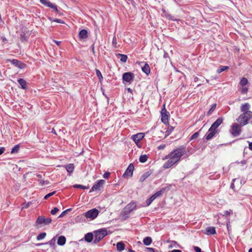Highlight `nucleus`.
<instances>
[{
    "instance_id": "cd10ccee",
    "label": "nucleus",
    "mask_w": 252,
    "mask_h": 252,
    "mask_svg": "<svg viewBox=\"0 0 252 252\" xmlns=\"http://www.w3.org/2000/svg\"><path fill=\"white\" fill-rule=\"evenodd\" d=\"M56 240V237H54L51 240H50L49 242L44 243V244H45V245L49 244L51 247H53L54 249L56 247V245H55Z\"/></svg>"
},
{
    "instance_id": "4c0bfd02",
    "label": "nucleus",
    "mask_w": 252,
    "mask_h": 252,
    "mask_svg": "<svg viewBox=\"0 0 252 252\" xmlns=\"http://www.w3.org/2000/svg\"><path fill=\"white\" fill-rule=\"evenodd\" d=\"M248 79L245 77H243L240 82L242 86H245L248 84Z\"/></svg>"
},
{
    "instance_id": "f704fd0d",
    "label": "nucleus",
    "mask_w": 252,
    "mask_h": 252,
    "mask_svg": "<svg viewBox=\"0 0 252 252\" xmlns=\"http://www.w3.org/2000/svg\"><path fill=\"white\" fill-rule=\"evenodd\" d=\"M48 19L52 22H55L61 23V24H64V22L62 20H61V19H53L51 17H49Z\"/></svg>"
},
{
    "instance_id": "a18cd8bd",
    "label": "nucleus",
    "mask_w": 252,
    "mask_h": 252,
    "mask_svg": "<svg viewBox=\"0 0 252 252\" xmlns=\"http://www.w3.org/2000/svg\"><path fill=\"white\" fill-rule=\"evenodd\" d=\"M56 192V191H54L53 192H50L48 194H47L44 197V199H48L49 197H51V196L54 195Z\"/></svg>"
},
{
    "instance_id": "b1692460",
    "label": "nucleus",
    "mask_w": 252,
    "mask_h": 252,
    "mask_svg": "<svg viewBox=\"0 0 252 252\" xmlns=\"http://www.w3.org/2000/svg\"><path fill=\"white\" fill-rule=\"evenodd\" d=\"M142 71L147 75L150 74L151 70L149 65L147 63H145L144 65L142 67Z\"/></svg>"
},
{
    "instance_id": "473e14b6",
    "label": "nucleus",
    "mask_w": 252,
    "mask_h": 252,
    "mask_svg": "<svg viewBox=\"0 0 252 252\" xmlns=\"http://www.w3.org/2000/svg\"><path fill=\"white\" fill-rule=\"evenodd\" d=\"M73 187L77 189H88L89 186H85L82 185L75 184L73 185Z\"/></svg>"
},
{
    "instance_id": "774afa93",
    "label": "nucleus",
    "mask_w": 252,
    "mask_h": 252,
    "mask_svg": "<svg viewBox=\"0 0 252 252\" xmlns=\"http://www.w3.org/2000/svg\"><path fill=\"white\" fill-rule=\"evenodd\" d=\"M171 252H182V251L179 250H174Z\"/></svg>"
},
{
    "instance_id": "39448f33",
    "label": "nucleus",
    "mask_w": 252,
    "mask_h": 252,
    "mask_svg": "<svg viewBox=\"0 0 252 252\" xmlns=\"http://www.w3.org/2000/svg\"><path fill=\"white\" fill-rule=\"evenodd\" d=\"M99 213V212L97 209L94 208L86 212L85 216L88 219L93 220L97 217Z\"/></svg>"
},
{
    "instance_id": "3c124183",
    "label": "nucleus",
    "mask_w": 252,
    "mask_h": 252,
    "mask_svg": "<svg viewBox=\"0 0 252 252\" xmlns=\"http://www.w3.org/2000/svg\"><path fill=\"white\" fill-rule=\"evenodd\" d=\"M174 127L172 126H168V129L166 131L167 135H169L171 133V132L173 130Z\"/></svg>"
},
{
    "instance_id": "dca6fc26",
    "label": "nucleus",
    "mask_w": 252,
    "mask_h": 252,
    "mask_svg": "<svg viewBox=\"0 0 252 252\" xmlns=\"http://www.w3.org/2000/svg\"><path fill=\"white\" fill-rule=\"evenodd\" d=\"M204 233L207 235H213L216 233V229L214 227H208L206 228Z\"/></svg>"
},
{
    "instance_id": "c9c22d12",
    "label": "nucleus",
    "mask_w": 252,
    "mask_h": 252,
    "mask_svg": "<svg viewBox=\"0 0 252 252\" xmlns=\"http://www.w3.org/2000/svg\"><path fill=\"white\" fill-rule=\"evenodd\" d=\"M147 156L146 155H141L139 158V161L142 163L146 162L147 160Z\"/></svg>"
},
{
    "instance_id": "2eb2a0df",
    "label": "nucleus",
    "mask_w": 252,
    "mask_h": 252,
    "mask_svg": "<svg viewBox=\"0 0 252 252\" xmlns=\"http://www.w3.org/2000/svg\"><path fill=\"white\" fill-rule=\"evenodd\" d=\"M79 37L80 39H86L88 37V33L86 30H81L79 32Z\"/></svg>"
},
{
    "instance_id": "a878e982",
    "label": "nucleus",
    "mask_w": 252,
    "mask_h": 252,
    "mask_svg": "<svg viewBox=\"0 0 252 252\" xmlns=\"http://www.w3.org/2000/svg\"><path fill=\"white\" fill-rule=\"evenodd\" d=\"M151 174V172L150 171H147L142 174L139 179V181L140 182H143L146 179H147Z\"/></svg>"
},
{
    "instance_id": "e2e57ef3",
    "label": "nucleus",
    "mask_w": 252,
    "mask_h": 252,
    "mask_svg": "<svg viewBox=\"0 0 252 252\" xmlns=\"http://www.w3.org/2000/svg\"><path fill=\"white\" fill-rule=\"evenodd\" d=\"M147 250H148L149 252H155L154 249L152 248H147Z\"/></svg>"
},
{
    "instance_id": "7c9ffc66",
    "label": "nucleus",
    "mask_w": 252,
    "mask_h": 252,
    "mask_svg": "<svg viewBox=\"0 0 252 252\" xmlns=\"http://www.w3.org/2000/svg\"><path fill=\"white\" fill-rule=\"evenodd\" d=\"M19 149H20L19 145H16L12 149L11 153V154L17 153L19 151Z\"/></svg>"
},
{
    "instance_id": "37998d69",
    "label": "nucleus",
    "mask_w": 252,
    "mask_h": 252,
    "mask_svg": "<svg viewBox=\"0 0 252 252\" xmlns=\"http://www.w3.org/2000/svg\"><path fill=\"white\" fill-rule=\"evenodd\" d=\"M199 131L195 132L193 134H192L191 135V136L190 138V140H193V139L197 138L199 136Z\"/></svg>"
},
{
    "instance_id": "69168bd1",
    "label": "nucleus",
    "mask_w": 252,
    "mask_h": 252,
    "mask_svg": "<svg viewBox=\"0 0 252 252\" xmlns=\"http://www.w3.org/2000/svg\"><path fill=\"white\" fill-rule=\"evenodd\" d=\"M54 42L56 43V44L59 46L61 43V41L54 40Z\"/></svg>"
},
{
    "instance_id": "4be33fe9",
    "label": "nucleus",
    "mask_w": 252,
    "mask_h": 252,
    "mask_svg": "<svg viewBox=\"0 0 252 252\" xmlns=\"http://www.w3.org/2000/svg\"><path fill=\"white\" fill-rule=\"evenodd\" d=\"M18 82L21 86V88L26 89L27 88V82L23 78H20L18 80Z\"/></svg>"
},
{
    "instance_id": "c03bdc74",
    "label": "nucleus",
    "mask_w": 252,
    "mask_h": 252,
    "mask_svg": "<svg viewBox=\"0 0 252 252\" xmlns=\"http://www.w3.org/2000/svg\"><path fill=\"white\" fill-rule=\"evenodd\" d=\"M127 91L128 93L129 94H127V95H128L129 97H131V98L133 99V90L130 88H127Z\"/></svg>"
},
{
    "instance_id": "c756f323",
    "label": "nucleus",
    "mask_w": 252,
    "mask_h": 252,
    "mask_svg": "<svg viewBox=\"0 0 252 252\" xmlns=\"http://www.w3.org/2000/svg\"><path fill=\"white\" fill-rule=\"evenodd\" d=\"M95 72L97 77L98 78L99 81L101 82L103 78L101 72L98 69H95Z\"/></svg>"
},
{
    "instance_id": "864d4df0",
    "label": "nucleus",
    "mask_w": 252,
    "mask_h": 252,
    "mask_svg": "<svg viewBox=\"0 0 252 252\" xmlns=\"http://www.w3.org/2000/svg\"><path fill=\"white\" fill-rule=\"evenodd\" d=\"M110 175V173L109 172H106L104 173V174L103 175V177L104 178L108 179Z\"/></svg>"
},
{
    "instance_id": "f3484780",
    "label": "nucleus",
    "mask_w": 252,
    "mask_h": 252,
    "mask_svg": "<svg viewBox=\"0 0 252 252\" xmlns=\"http://www.w3.org/2000/svg\"><path fill=\"white\" fill-rule=\"evenodd\" d=\"M94 238V235L91 232L87 233L84 236V240L85 241L88 243L91 242Z\"/></svg>"
},
{
    "instance_id": "a19ab883",
    "label": "nucleus",
    "mask_w": 252,
    "mask_h": 252,
    "mask_svg": "<svg viewBox=\"0 0 252 252\" xmlns=\"http://www.w3.org/2000/svg\"><path fill=\"white\" fill-rule=\"evenodd\" d=\"M155 199L153 195H152L149 199L146 200V204L147 206H149L152 202Z\"/></svg>"
},
{
    "instance_id": "6e6552de",
    "label": "nucleus",
    "mask_w": 252,
    "mask_h": 252,
    "mask_svg": "<svg viewBox=\"0 0 252 252\" xmlns=\"http://www.w3.org/2000/svg\"><path fill=\"white\" fill-rule=\"evenodd\" d=\"M8 61L11 62V63L13 64L14 66L18 67L20 69H24L27 66L26 64L16 59H13L11 60H9Z\"/></svg>"
},
{
    "instance_id": "bf43d9fd",
    "label": "nucleus",
    "mask_w": 252,
    "mask_h": 252,
    "mask_svg": "<svg viewBox=\"0 0 252 252\" xmlns=\"http://www.w3.org/2000/svg\"><path fill=\"white\" fill-rule=\"evenodd\" d=\"M101 91H102V94H103V95H104V96H105V97L107 99V100H109V98H108V97L106 95V94H105L104 90L102 88H101Z\"/></svg>"
},
{
    "instance_id": "c85d7f7f",
    "label": "nucleus",
    "mask_w": 252,
    "mask_h": 252,
    "mask_svg": "<svg viewBox=\"0 0 252 252\" xmlns=\"http://www.w3.org/2000/svg\"><path fill=\"white\" fill-rule=\"evenodd\" d=\"M116 56L118 58L121 57L120 60L121 62L124 63L126 62V55L118 53L116 54Z\"/></svg>"
},
{
    "instance_id": "0e129e2a",
    "label": "nucleus",
    "mask_w": 252,
    "mask_h": 252,
    "mask_svg": "<svg viewBox=\"0 0 252 252\" xmlns=\"http://www.w3.org/2000/svg\"><path fill=\"white\" fill-rule=\"evenodd\" d=\"M163 57L164 58H168L169 57L168 54L167 52H164V55H163Z\"/></svg>"
},
{
    "instance_id": "412c9836",
    "label": "nucleus",
    "mask_w": 252,
    "mask_h": 252,
    "mask_svg": "<svg viewBox=\"0 0 252 252\" xmlns=\"http://www.w3.org/2000/svg\"><path fill=\"white\" fill-rule=\"evenodd\" d=\"M64 167L66 168L67 172L69 174L72 173L74 171V166L73 164H69L67 165H65Z\"/></svg>"
},
{
    "instance_id": "052dcab7",
    "label": "nucleus",
    "mask_w": 252,
    "mask_h": 252,
    "mask_svg": "<svg viewBox=\"0 0 252 252\" xmlns=\"http://www.w3.org/2000/svg\"><path fill=\"white\" fill-rule=\"evenodd\" d=\"M5 151V148L4 147L0 148V155H2Z\"/></svg>"
},
{
    "instance_id": "4468645a",
    "label": "nucleus",
    "mask_w": 252,
    "mask_h": 252,
    "mask_svg": "<svg viewBox=\"0 0 252 252\" xmlns=\"http://www.w3.org/2000/svg\"><path fill=\"white\" fill-rule=\"evenodd\" d=\"M134 167L132 163H130L127 167V178L131 177L133 175V172Z\"/></svg>"
},
{
    "instance_id": "1a4fd4ad",
    "label": "nucleus",
    "mask_w": 252,
    "mask_h": 252,
    "mask_svg": "<svg viewBox=\"0 0 252 252\" xmlns=\"http://www.w3.org/2000/svg\"><path fill=\"white\" fill-rule=\"evenodd\" d=\"M105 182L104 180H97L92 187L90 191L92 192L99 189L101 186H102L105 183Z\"/></svg>"
},
{
    "instance_id": "bb28decb",
    "label": "nucleus",
    "mask_w": 252,
    "mask_h": 252,
    "mask_svg": "<svg viewBox=\"0 0 252 252\" xmlns=\"http://www.w3.org/2000/svg\"><path fill=\"white\" fill-rule=\"evenodd\" d=\"M143 242L145 245L149 246L152 242V239L150 237H146L143 239Z\"/></svg>"
},
{
    "instance_id": "6ab92c4d",
    "label": "nucleus",
    "mask_w": 252,
    "mask_h": 252,
    "mask_svg": "<svg viewBox=\"0 0 252 252\" xmlns=\"http://www.w3.org/2000/svg\"><path fill=\"white\" fill-rule=\"evenodd\" d=\"M250 105L248 103H245L242 104L241 106V111L242 112H245L250 111Z\"/></svg>"
},
{
    "instance_id": "f257e3e1",
    "label": "nucleus",
    "mask_w": 252,
    "mask_h": 252,
    "mask_svg": "<svg viewBox=\"0 0 252 252\" xmlns=\"http://www.w3.org/2000/svg\"><path fill=\"white\" fill-rule=\"evenodd\" d=\"M186 153V151L184 148L176 149L166 156V158L168 159L164 163L163 167L165 169L169 168L174 164L179 162L181 157Z\"/></svg>"
},
{
    "instance_id": "680f3d73",
    "label": "nucleus",
    "mask_w": 252,
    "mask_h": 252,
    "mask_svg": "<svg viewBox=\"0 0 252 252\" xmlns=\"http://www.w3.org/2000/svg\"><path fill=\"white\" fill-rule=\"evenodd\" d=\"M123 80L124 83L126 81V72H125L123 74Z\"/></svg>"
},
{
    "instance_id": "0eeeda50",
    "label": "nucleus",
    "mask_w": 252,
    "mask_h": 252,
    "mask_svg": "<svg viewBox=\"0 0 252 252\" xmlns=\"http://www.w3.org/2000/svg\"><path fill=\"white\" fill-rule=\"evenodd\" d=\"M41 3L43 4L44 5L50 7L52 8L54 11H55L57 13H59V11L57 8L56 5L53 4L47 0H39Z\"/></svg>"
},
{
    "instance_id": "72a5a7b5",
    "label": "nucleus",
    "mask_w": 252,
    "mask_h": 252,
    "mask_svg": "<svg viewBox=\"0 0 252 252\" xmlns=\"http://www.w3.org/2000/svg\"><path fill=\"white\" fill-rule=\"evenodd\" d=\"M164 189H162L161 190H160L159 191H157V192H156L153 195L154 196V197L156 199L157 197H158L160 196L161 195H162L163 192H164Z\"/></svg>"
},
{
    "instance_id": "49530a36",
    "label": "nucleus",
    "mask_w": 252,
    "mask_h": 252,
    "mask_svg": "<svg viewBox=\"0 0 252 252\" xmlns=\"http://www.w3.org/2000/svg\"><path fill=\"white\" fill-rule=\"evenodd\" d=\"M32 204L31 202H28L27 203H25L23 204L22 208L27 209L30 207V206Z\"/></svg>"
},
{
    "instance_id": "aec40b11",
    "label": "nucleus",
    "mask_w": 252,
    "mask_h": 252,
    "mask_svg": "<svg viewBox=\"0 0 252 252\" xmlns=\"http://www.w3.org/2000/svg\"><path fill=\"white\" fill-rule=\"evenodd\" d=\"M117 250L119 252H122L125 249V245L123 242H118L116 244Z\"/></svg>"
},
{
    "instance_id": "7ed1b4c3",
    "label": "nucleus",
    "mask_w": 252,
    "mask_h": 252,
    "mask_svg": "<svg viewBox=\"0 0 252 252\" xmlns=\"http://www.w3.org/2000/svg\"><path fill=\"white\" fill-rule=\"evenodd\" d=\"M94 243L97 244L107 235V231L106 228H101L94 231Z\"/></svg>"
},
{
    "instance_id": "f8f14e48",
    "label": "nucleus",
    "mask_w": 252,
    "mask_h": 252,
    "mask_svg": "<svg viewBox=\"0 0 252 252\" xmlns=\"http://www.w3.org/2000/svg\"><path fill=\"white\" fill-rule=\"evenodd\" d=\"M145 134L144 133H138L136 134L132 135L131 139L136 144H137L140 140L144 138Z\"/></svg>"
},
{
    "instance_id": "79ce46f5",
    "label": "nucleus",
    "mask_w": 252,
    "mask_h": 252,
    "mask_svg": "<svg viewBox=\"0 0 252 252\" xmlns=\"http://www.w3.org/2000/svg\"><path fill=\"white\" fill-rule=\"evenodd\" d=\"M72 210L71 208H69V209H67L66 210H65V211H63L61 214L59 216V218H62V217H63L67 212H70Z\"/></svg>"
},
{
    "instance_id": "9d476101",
    "label": "nucleus",
    "mask_w": 252,
    "mask_h": 252,
    "mask_svg": "<svg viewBox=\"0 0 252 252\" xmlns=\"http://www.w3.org/2000/svg\"><path fill=\"white\" fill-rule=\"evenodd\" d=\"M218 132L217 129H214L210 127L205 135L206 139L208 140L212 139Z\"/></svg>"
},
{
    "instance_id": "338daca9",
    "label": "nucleus",
    "mask_w": 252,
    "mask_h": 252,
    "mask_svg": "<svg viewBox=\"0 0 252 252\" xmlns=\"http://www.w3.org/2000/svg\"><path fill=\"white\" fill-rule=\"evenodd\" d=\"M249 148L251 150H252V142H250L249 144Z\"/></svg>"
},
{
    "instance_id": "2f4dec72",
    "label": "nucleus",
    "mask_w": 252,
    "mask_h": 252,
    "mask_svg": "<svg viewBox=\"0 0 252 252\" xmlns=\"http://www.w3.org/2000/svg\"><path fill=\"white\" fill-rule=\"evenodd\" d=\"M134 78V74L131 72H127V83L130 82Z\"/></svg>"
},
{
    "instance_id": "5fc2aeb1",
    "label": "nucleus",
    "mask_w": 252,
    "mask_h": 252,
    "mask_svg": "<svg viewBox=\"0 0 252 252\" xmlns=\"http://www.w3.org/2000/svg\"><path fill=\"white\" fill-rule=\"evenodd\" d=\"M248 89L247 87H244L242 89L241 92L243 94H246L247 93Z\"/></svg>"
},
{
    "instance_id": "20e7f679",
    "label": "nucleus",
    "mask_w": 252,
    "mask_h": 252,
    "mask_svg": "<svg viewBox=\"0 0 252 252\" xmlns=\"http://www.w3.org/2000/svg\"><path fill=\"white\" fill-rule=\"evenodd\" d=\"M52 222V219L50 218H45L43 216H39L36 220L35 226L36 227L39 224H43V225H47L50 224Z\"/></svg>"
},
{
    "instance_id": "5701e85b",
    "label": "nucleus",
    "mask_w": 252,
    "mask_h": 252,
    "mask_svg": "<svg viewBox=\"0 0 252 252\" xmlns=\"http://www.w3.org/2000/svg\"><path fill=\"white\" fill-rule=\"evenodd\" d=\"M29 35H27L24 32L22 31L20 33V39L21 42L27 41L28 40Z\"/></svg>"
},
{
    "instance_id": "09e8293b",
    "label": "nucleus",
    "mask_w": 252,
    "mask_h": 252,
    "mask_svg": "<svg viewBox=\"0 0 252 252\" xmlns=\"http://www.w3.org/2000/svg\"><path fill=\"white\" fill-rule=\"evenodd\" d=\"M127 3H128V4H131L134 8L136 7V4L133 0H127Z\"/></svg>"
},
{
    "instance_id": "9b49d317",
    "label": "nucleus",
    "mask_w": 252,
    "mask_h": 252,
    "mask_svg": "<svg viewBox=\"0 0 252 252\" xmlns=\"http://www.w3.org/2000/svg\"><path fill=\"white\" fill-rule=\"evenodd\" d=\"M168 112L166 111L165 107L161 110V121L165 124L168 123V116L167 115Z\"/></svg>"
},
{
    "instance_id": "603ef678",
    "label": "nucleus",
    "mask_w": 252,
    "mask_h": 252,
    "mask_svg": "<svg viewBox=\"0 0 252 252\" xmlns=\"http://www.w3.org/2000/svg\"><path fill=\"white\" fill-rule=\"evenodd\" d=\"M49 184V182L48 181L41 180L39 182V184L42 186H44L45 184Z\"/></svg>"
},
{
    "instance_id": "de8ad7c7",
    "label": "nucleus",
    "mask_w": 252,
    "mask_h": 252,
    "mask_svg": "<svg viewBox=\"0 0 252 252\" xmlns=\"http://www.w3.org/2000/svg\"><path fill=\"white\" fill-rule=\"evenodd\" d=\"M232 214V211L230 209L229 210L224 211V214L223 215V216H228L231 215Z\"/></svg>"
},
{
    "instance_id": "ea45409f",
    "label": "nucleus",
    "mask_w": 252,
    "mask_h": 252,
    "mask_svg": "<svg viewBox=\"0 0 252 252\" xmlns=\"http://www.w3.org/2000/svg\"><path fill=\"white\" fill-rule=\"evenodd\" d=\"M216 104H213L212 105V107L210 109V110H209V111L208 112V113H207V115L208 116H209L210 115L212 112L214 111V110L216 109Z\"/></svg>"
},
{
    "instance_id": "58836bf2",
    "label": "nucleus",
    "mask_w": 252,
    "mask_h": 252,
    "mask_svg": "<svg viewBox=\"0 0 252 252\" xmlns=\"http://www.w3.org/2000/svg\"><path fill=\"white\" fill-rule=\"evenodd\" d=\"M228 68V67L227 66H221L218 70L217 72L218 73H220L222 71L226 70Z\"/></svg>"
},
{
    "instance_id": "393cba45",
    "label": "nucleus",
    "mask_w": 252,
    "mask_h": 252,
    "mask_svg": "<svg viewBox=\"0 0 252 252\" xmlns=\"http://www.w3.org/2000/svg\"><path fill=\"white\" fill-rule=\"evenodd\" d=\"M136 204L135 202H131L127 205V212H131L136 208Z\"/></svg>"
},
{
    "instance_id": "8fccbe9b",
    "label": "nucleus",
    "mask_w": 252,
    "mask_h": 252,
    "mask_svg": "<svg viewBox=\"0 0 252 252\" xmlns=\"http://www.w3.org/2000/svg\"><path fill=\"white\" fill-rule=\"evenodd\" d=\"M59 211V209L57 207L54 208L51 211V214L53 215H55Z\"/></svg>"
},
{
    "instance_id": "13d9d810",
    "label": "nucleus",
    "mask_w": 252,
    "mask_h": 252,
    "mask_svg": "<svg viewBox=\"0 0 252 252\" xmlns=\"http://www.w3.org/2000/svg\"><path fill=\"white\" fill-rule=\"evenodd\" d=\"M117 44V42H116V38L115 36H114L113 38V41H112V44L114 45V46H116Z\"/></svg>"
},
{
    "instance_id": "4d7b16f0",
    "label": "nucleus",
    "mask_w": 252,
    "mask_h": 252,
    "mask_svg": "<svg viewBox=\"0 0 252 252\" xmlns=\"http://www.w3.org/2000/svg\"><path fill=\"white\" fill-rule=\"evenodd\" d=\"M194 250L195 252H202L201 249L196 246L194 247Z\"/></svg>"
},
{
    "instance_id": "6e6d98bb",
    "label": "nucleus",
    "mask_w": 252,
    "mask_h": 252,
    "mask_svg": "<svg viewBox=\"0 0 252 252\" xmlns=\"http://www.w3.org/2000/svg\"><path fill=\"white\" fill-rule=\"evenodd\" d=\"M165 148V144H161L159 146H158V150H163Z\"/></svg>"
},
{
    "instance_id": "423d86ee",
    "label": "nucleus",
    "mask_w": 252,
    "mask_h": 252,
    "mask_svg": "<svg viewBox=\"0 0 252 252\" xmlns=\"http://www.w3.org/2000/svg\"><path fill=\"white\" fill-rule=\"evenodd\" d=\"M241 131V127L239 124L234 123L232 125L230 132L233 136H237L239 135Z\"/></svg>"
},
{
    "instance_id": "f03ea898",
    "label": "nucleus",
    "mask_w": 252,
    "mask_h": 252,
    "mask_svg": "<svg viewBox=\"0 0 252 252\" xmlns=\"http://www.w3.org/2000/svg\"><path fill=\"white\" fill-rule=\"evenodd\" d=\"M252 118V112L248 111L241 114L238 119V121L242 126H245L248 123V121Z\"/></svg>"
},
{
    "instance_id": "ddd939ff",
    "label": "nucleus",
    "mask_w": 252,
    "mask_h": 252,
    "mask_svg": "<svg viewBox=\"0 0 252 252\" xmlns=\"http://www.w3.org/2000/svg\"><path fill=\"white\" fill-rule=\"evenodd\" d=\"M223 118L222 117H219L217 120L212 125L211 127L214 129H217V128L221 125L223 122Z\"/></svg>"
},
{
    "instance_id": "a211bd4d",
    "label": "nucleus",
    "mask_w": 252,
    "mask_h": 252,
    "mask_svg": "<svg viewBox=\"0 0 252 252\" xmlns=\"http://www.w3.org/2000/svg\"><path fill=\"white\" fill-rule=\"evenodd\" d=\"M66 242V238L64 236H60L58 239L57 244L59 246H63Z\"/></svg>"
},
{
    "instance_id": "e433bc0d",
    "label": "nucleus",
    "mask_w": 252,
    "mask_h": 252,
    "mask_svg": "<svg viewBox=\"0 0 252 252\" xmlns=\"http://www.w3.org/2000/svg\"><path fill=\"white\" fill-rule=\"evenodd\" d=\"M46 236V233L42 232L40 233L36 237L37 240H40L44 239Z\"/></svg>"
}]
</instances>
